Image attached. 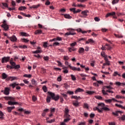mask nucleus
I'll list each match as a JSON object with an SVG mask.
<instances>
[{
	"label": "nucleus",
	"instance_id": "53",
	"mask_svg": "<svg viewBox=\"0 0 125 125\" xmlns=\"http://www.w3.org/2000/svg\"><path fill=\"white\" fill-rule=\"evenodd\" d=\"M43 59L45 61H48L49 60V57L48 56H45L43 57Z\"/></svg>",
	"mask_w": 125,
	"mask_h": 125
},
{
	"label": "nucleus",
	"instance_id": "46",
	"mask_svg": "<svg viewBox=\"0 0 125 125\" xmlns=\"http://www.w3.org/2000/svg\"><path fill=\"white\" fill-rule=\"evenodd\" d=\"M82 41H83V42H85V41H86V38H80L78 39V42H81Z\"/></svg>",
	"mask_w": 125,
	"mask_h": 125
},
{
	"label": "nucleus",
	"instance_id": "19",
	"mask_svg": "<svg viewBox=\"0 0 125 125\" xmlns=\"http://www.w3.org/2000/svg\"><path fill=\"white\" fill-rule=\"evenodd\" d=\"M49 109H45L43 110V112H42V117H45V115H46V113L48 112Z\"/></svg>",
	"mask_w": 125,
	"mask_h": 125
},
{
	"label": "nucleus",
	"instance_id": "64",
	"mask_svg": "<svg viewBox=\"0 0 125 125\" xmlns=\"http://www.w3.org/2000/svg\"><path fill=\"white\" fill-rule=\"evenodd\" d=\"M22 41L23 42H29V40L26 39H22Z\"/></svg>",
	"mask_w": 125,
	"mask_h": 125
},
{
	"label": "nucleus",
	"instance_id": "37",
	"mask_svg": "<svg viewBox=\"0 0 125 125\" xmlns=\"http://www.w3.org/2000/svg\"><path fill=\"white\" fill-rule=\"evenodd\" d=\"M114 36L118 39H122L124 38V36H123V35H117L116 34H114Z\"/></svg>",
	"mask_w": 125,
	"mask_h": 125
},
{
	"label": "nucleus",
	"instance_id": "22",
	"mask_svg": "<svg viewBox=\"0 0 125 125\" xmlns=\"http://www.w3.org/2000/svg\"><path fill=\"white\" fill-rule=\"evenodd\" d=\"M8 105H17L18 104V103L17 102H13L12 101H9L8 102Z\"/></svg>",
	"mask_w": 125,
	"mask_h": 125
},
{
	"label": "nucleus",
	"instance_id": "24",
	"mask_svg": "<svg viewBox=\"0 0 125 125\" xmlns=\"http://www.w3.org/2000/svg\"><path fill=\"white\" fill-rule=\"evenodd\" d=\"M20 34L21 36H22L23 37H29L30 36L27 33L25 32H21Z\"/></svg>",
	"mask_w": 125,
	"mask_h": 125
},
{
	"label": "nucleus",
	"instance_id": "7",
	"mask_svg": "<svg viewBox=\"0 0 125 125\" xmlns=\"http://www.w3.org/2000/svg\"><path fill=\"white\" fill-rule=\"evenodd\" d=\"M9 91H10V89L8 87H5L4 90L1 91V92H3L5 95H9Z\"/></svg>",
	"mask_w": 125,
	"mask_h": 125
},
{
	"label": "nucleus",
	"instance_id": "14",
	"mask_svg": "<svg viewBox=\"0 0 125 125\" xmlns=\"http://www.w3.org/2000/svg\"><path fill=\"white\" fill-rule=\"evenodd\" d=\"M15 108V106H12V107L8 106L7 107V112H8V113H11V111H12V110H13V109H14Z\"/></svg>",
	"mask_w": 125,
	"mask_h": 125
},
{
	"label": "nucleus",
	"instance_id": "1",
	"mask_svg": "<svg viewBox=\"0 0 125 125\" xmlns=\"http://www.w3.org/2000/svg\"><path fill=\"white\" fill-rule=\"evenodd\" d=\"M48 94L51 97L47 96L46 98V102L47 103H50V100H51V99H53V100H55V101H58L59 100V98H60V96H59V95H55V93H52L51 92H48Z\"/></svg>",
	"mask_w": 125,
	"mask_h": 125
},
{
	"label": "nucleus",
	"instance_id": "62",
	"mask_svg": "<svg viewBox=\"0 0 125 125\" xmlns=\"http://www.w3.org/2000/svg\"><path fill=\"white\" fill-rule=\"evenodd\" d=\"M32 100L33 101H37V97L35 96H32Z\"/></svg>",
	"mask_w": 125,
	"mask_h": 125
},
{
	"label": "nucleus",
	"instance_id": "4",
	"mask_svg": "<svg viewBox=\"0 0 125 125\" xmlns=\"http://www.w3.org/2000/svg\"><path fill=\"white\" fill-rule=\"evenodd\" d=\"M98 106L102 107V108H101V110H102V112H103V110L104 111H110V109L109 108L105 107V104H104V103L98 104Z\"/></svg>",
	"mask_w": 125,
	"mask_h": 125
},
{
	"label": "nucleus",
	"instance_id": "45",
	"mask_svg": "<svg viewBox=\"0 0 125 125\" xmlns=\"http://www.w3.org/2000/svg\"><path fill=\"white\" fill-rule=\"evenodd\" d=\"M65 116H70V115L68 114V113H69V109L65 108Z\"/></svg>",
	"mask_w": 125,
	"mask_h": 125
},
{
	"label": "nucleus",
	"instance_id": "52",
	"mask_svg": "<svg viewBox=\"0 0 125 125\" xmlns=\"http://www.w3.org/2000/svg\"><path fill=\"white\" fill-rule=\"evenodd\" d=\"M64 85V88H65V89H67V88H68V87H69V85H68V84H67V83H64L63 84Z\"/></svg>",
	"mask_w": 125,
	"mask_h": 125
},
{
	"label": "nucleus",
	"instance_id": "26",
	"mask_svg": "<svg viewBox=\"0 0 125 125\" xmlns=\"http://www.w3.org/2000/svg\"><path fill=\"white\" fill-rule=\"evenodd\" d=\"M31 83H32L35 86H37L38 84V83H37V81L36 80H35V79H32L31 80Z\"/></svg>",
	"mask_w": 125,
	"mask_h": 125
},
{
	"label": "nucleus",
	"instance_id": "44",
	"mask_svg": "<svg viewBox=\"0 0 125 125\" xmlns=\"http://www.w3.org/2000/svg\"><path fill=\"white\" fill-rule=\"evenodd\" d=\"M104 101H105V103H107V104L111 103L112 101V100H111V99L105 100Z\"/></svg>",
	"mask_w": 125,
	"mask_h": 125
},
{
	"label": "nucleus",
	"instance_id": "36",
	"mask_svg": "<svg viewBox=\"0 0 125 125\" xmlns=\"http://www.w3.org/2000/svg\"><path fill=\"white\" fill-rule=\"evenodd\" d=\"M16 85H19V83H14L10 84V86H12L13 88H14Z\"/></svg>",
	"mask_w": 125,
	"mask_h": 125
},
{
	"label": "nucleus",
	"instance_id": "23",
	"mask_svg": "<svg viewBox=\"0 0 125 125\" xmlns=\"http://www.w3.org/2000/svg\"><path fill=\"white\" fill-rule=\"evenodd\" d=\"M71 35L72 36H74V35H76V33L72 32V31H70L69 32H67L65 33L66 36H70Z\"/></svg>",
	"mask_w": 125,
	"mask_h": 125
},
{
	"label": "nucleus",
	"instance_id": "57",
	"mask_svg": "<svg viewBox=\"0 0 125 125\" xmlns=\"http://www.w3.org/2000/svg\"><path fill=\"white\" fill-rule=\"evenodd\" d=\"M15 80H17V77H11V82H13V81H15Z\"/></svg>",
	"mask_w": 125,
	"mask_h": 125
},
{
	"label": "nucleus",
	"instance_id": "31",
	"mask_svg": "<svg viewBox=\"0 0 125 125\" xmlns=\"http://www.w3.org/2000/svg\"><path fill=\"white\" fill-rule=\"evenodd\" d=\"M4 99L6 100H14V98L11 97H5Z\"/></svg>",
	"mask_w": 125,
	"mask_h": 125
},
{
	"label": "nucleus",
	"instance_id": "6",
	"mask_svg": "<svg viewBox=\"0 0 125 125\" xmlns=\"http://www.w3.org/2000/svg\"><path fill=\"white\" fill-rule=\"evenodd\" d=\"M10 60V57H4L1 59V62L2 64L4 63H7L8 61Z\"/></svg>",
	"mask_w": 125,
	"mask_h": 125
},
{
	"label": "nucleus",
	"instance_id": "49",
	"mask_svg": "<svg viewBox=\"0 0 125 125\" xmlns=\"http://www.w3.org/2000/svg\"><path fill=\"white\" fill-rule=\"evenodd\" d=\"M102 93L104 95H108V94H107V93H106V91H105V90L103 89L102 90Z\"/></svg>",
	"mask_w": 125,
	"mask_h": 125
},
{
	"label": "nucleus",
	"instance_id": "63",
	"mask_svg": "<svg viewBox=\"0 0 125 125\" xmlns=\"http://www.w3.org/2000/svg\"><path fill=\"white\" fill-rule=\"evenodd\" d=\"M67 94H74V91H68L67 92Z\"/></svg>",
	"mask_w": 125,
	"mask_h": 125
},
{
	"label": "nucleus",
	"instance_id": "3",
	"mask_svg": "<svg viewBox=\"0 0 125 125\" xmlns=\"http://www.w3.org/2000/svg\"><path fill=\"white\" fill-rule=\"evenodd\" d=\"M10 64H11L12 67H13V69H15L16 70L17 69H20L21 68L20 65H16L15 62L12 61H10Z\"/></svg>",
	"mask_w": 125,
	"mask_h": 125
},
{
	"label": "nucleus",
	"instance_id": "28",
	"mask_svg": "<svg viewBox=\"0 0 125 125\" xmlns=\"http://www.w3.org/2000/svg\"><path fill=\"white\" fill-rule=\"evenodd\" d=\"M24 78H28V79H31L32 78L31 74H24L23 75Z\"/></svg>",
	"mask_w": 125,
	"mask_h": 125
},
{
	"label": "nucleus",
	"instance_id": "42",
	"mask_svg": "<svg viewBox=\"0 0 125 125\" xmlns=\"http://www.w3.org/2000/svg\"><path fill=\"white\" fill-rule=\"evenodd\" d=\"M86 93H87V94H89V95H92V94L94 93V91H88L86 92Z\"/></svg>",
	"mask_w": 125,
	"mask_h": 125
},
{
	"label": "nucleus",
	"instance_id": "54",
	"mask_svg": "<svg viewBox=\"0 0 125 125\" xmlns=\"http://www.w3.org/2000/svg\"><path fill=\"white\" fill-rule=\"evenodd\" d=\"M60 43L58 42H55L53 44V46H57L59 45Z\"/></svg>",
	"mask_w": 125,
	"mask_h": 125
},
{
	"label": "nucleus",
	"instance_id": "60",
	"mask_svg": "<svg viewBox=\"0 0 125 125\" xmlns=\"http://www.w3.org/2000/svg\"><path fill=\"white\" fill-rule=\"evenodd\" d=\"M63 60H66V61L69 60V57L67 56H64L63 57Z\"/></svg>",
	"mask_w": 125,
	"mask_h": 125
},
{
	"label": "nucleus",
	"instance_id": "41",
	"mask_svg": "<svg viewBox=\"0 0 125 125\" xmlns=\"http://www.w3.org/2000/svg\"><path fill=\"white\" fill-rule=\"evenodd\" d=\"M42 90H43L44 92H47V87H46V86H45V85L43 86Z\"/></svg>",
	"mask_w": 125,
	"mask_h": 125
},
{
	"label": "nucleus",
	"instance_id": "15",
	"mask_svg": "<svg viewBox=\"0 0 125 125\" xmlns=\"http://www.w3.org/2000/svg\"><path fill=\"white\" fill-rule=\"evenodd\" d=\"M1 26L2 28H3L4 30H5V31H7V30H8V29H9L8 25L7 24H2Z\"/></svg>",
	"mask_w": 125,
	"mask_h": 125
},
{
	"label": "nucleus",
	"instance_id": "34",
	"mask_svg": "<svg viewBox=\"0 0 125 125\" xmlns=\"http://www.w3.org/2000/svg\"><path fill=\"white\" fill-rule=\"evenodd\" d=\"M119 121H125V115H122V117H119Z\"/></svg>",
	"mask_w": 125,
	"mask_h": 125
},
{
	"label": "nucleus",
	"instance_id": "2",
	"mask_svg": "<svg viewBox=\"0 0 125 125\" xmlns=\"http://www.w3.org/2000/svg\"><path fill=\"white\" fill-rule=\"evenodd\" d=\"M65 64L66 66H68L67 67H68L71 70H72V71H78V72H81V68L71 66V64H69V62L67 61H65Z\"/></svg>",
	"mask_w": 125,
	"mask_h": 125
},
{
	"label": "nucleus",
	"instance_id": "55",
	"mask_svg": "<svg viewBox=\"0 0 125 125\" xmlns=\"http://www.w3.org/2000/svg\"><path fill=\"white\" fill-rule=\"evenodd\" d=\"M94 20H95V21H96V22H99V21H100V19H99V18L96 17L94 18Z\"/></svg>",
	"mask_w": 125,
	"mask_h": 125
},
{
	"label": "nucleus",
	"instance_id": "38",
	"mask_svg": "<svg viewBox=\"0 0 125 125\" xmlns=\"http://www.w3.org/2000/svg\"><path fill=\"white\" fill-rule=\"evenodd\" d=\"M70 77L71 78V79L72 81H76V80H77V79L76 78V76L73 75V74H71L70 75Z\"/></svg>",
	"mask_w": 125,
	"mask_h": 125
},
{
	"label": "nucleus",
	"instance_id": "59",
	"mask_svg": "<svg viewBox=\"0 0 125 125\" xmlns=\"http://www.w3.org/2000/svg\"><path fill=\"white\" fill-rule=\"evenodd\" d=\"M56 39H57V41H58L59 42H61V41H62V38L61 37H57Z\"/></svg>",
	"mask_w": 125,
	"mask_h": 125
},
{
	"label": "nucleus",
	"instance_id": "43",
	"mask_svg": "<svg viewBox=\"0 0 125 125\" xmlns=\"http://www.w3.org/2000/svg\"><path fill=\"white\" fill-rule=\"evenodd\" d=\"M115 106H116V107H118L119 108H121V109L124 108V106H123L121 104H116Z\"/></svg>",
	"mask_w": 125,
	"mask_h": 125
},
{
	"label": "nucleus",
	"instance_id": "39",
	"mask_svg": "<svg viewBox=\"0 0 125 125\" xmlns=\"http://www.w3.org/2000/svg\"><path fill=\"white\" fill-rule=\"evenodd\" d=\"M41 52H42V50H37L35 51H32V53H33L34 54L36 53H41Z\"/></svg>",
	"mask_w": 125,
	"mask_h": 125
},
{
	"label": "nucleus",
	"instance_id": "61",
	"mask_svg": "<svg viewBox=\"0 0 125 125\" xmlns=\"http://www.w3.org/2000/svg\"><path fill=\"white\" fill-rule=\"evenodd\" d=\"M2 4L5 7H8V5H7V3H2Z\"/></svg>",
	"mask_w": 125,
	"mask_h": 125
},
{
	"label": "nucleus",
	"instance_id": "8",
	"mask_svg": "<svg viewBox=\"0 0 125 125\" xmlns=\"http://www.w3.org/2000/svg\"><path fill=\"white\" fill-rule=\"evenodd\" d=\"M77 31L79 33H82V34H86L87 33V32H88V33H90V32H91V30H90L89 31H83V30H82V29H81V28L77 29Z\"/></svg>",
	"mask_w": 125,
	"mask_h": 125
},
{
	"label": "nucleus",
	"instance_id": "33",
	"mask_svg": "<svg viewBox=\"0 0 125 125\" xmlns=\"http://www.w3.org/2000/svg\"><path fill=\"white\" fill-rule=\"evenodd\" d=\"M73 104L74 106H75V107H77V106H79V102L78 101H75L74 103H73Z\"/></svg>",
	"mask_w": 125,
	"mask_h": 125
},
{
	"label": "nucleus",
	"instance_id": "13",
	"mask_svg": "<svg viewBox=\"0 0 125 125\" xmlns=\"http://www.w3.org/2000/svg\"><path fill=\"white\" fill-rule=\"evenodd\" d=\"M9 39L11 42H16V41H17V38H16V36L14 35L11 37H9Z\"/></svg>",
	"mask_w": 125,
	"mask_h": 125
},
{
	"label": "nucleus",
	"instance_id": "47",
	"mask_svg": "<svg viewBox=\"0 0 125 125\" xmlns=\"http://www.w3.org/2000/svg\"><path fill=\"white\" fill-rule=\"evenodd\" d=\"M41 71H42L43 74H45L46 73V69L43 68V67L41 68Z\"/></svg>",
	"mask_w": 125,
	"mask_h": 125
},
{
	"label": "nucleus",
	"instance_id": "21",
	"mask_svg": "<svg viewBox=\"0 0 125 125\" xmlns=\"http://www.w3.org/2000/svg\"><path fill=\"white\" fill-rule=\"evenodd\" d=\"M78 52L80 54L83 53L84 52V48L83 47H81L79 49Z\"/></svg>",
	"mask_w": 125,
	"mask_h": 125
},
{
	"label": "nucleus",
	"instance_id": "51",
	"mask_svg": "<svg viewBox=\"0 0 125 125\" xmlns=\"http://www.w3.org/2000/svg\"><path fill=\"white\" fill-rule=\"evenodd\" d=\"M101 56H102L103 57H105L106 56H107L105 54V52H104V51L102 52L101 53Z\"/></svg>",
	"mask_w": 125,
	"mask_h": 125
},
{
	"label": "nucleus",
	"instance_id": "17",
	"mask_svg": "<svg viewBox=\"0 0 125 125\" xmlns=\"http://www.w3.org/2000/svg\"><path fill=\"white\" fill-rule=\"evenodd\" d=\"M65 118L66 119H65L63 121L64 123H68V122L71 120V119H70V115L65 116Z\"/></svg>",
	"mask_w": 125,
	"mask_h": 125
},
{
	"label": "nucleus",
	"instance_id": "25",
	"mask_svg": "<svg viewBox=\"0 0 125 125\" xmlns=\"http://www.w3.org/2000/svg\"><path fill=\"white\" fill-rule=\"evenodd\" d=\"M8 76L5 74V73H3L2 74V80H5V79H7Z\"/></svg>",
	"mask_w": 125,
	"mask_h": 125
},
{
	"label": "nucleus",
	"instance_id": "40",
	"mask_svg": "<svg viewBox=\"0 0 125 125\" xmlns=\"http://www.w3.org/2000/svg\"><path fill=\"white\" fill-rule=\"evenodd\" d=\"M105 46H107V49H108V50H111V49H112V47L108 44H106Z\"/></svg>",
	"mask_w": 125,
	"mask_h": 125
},
{
	"label": "nucleus",
	"instance_id": "30",
	"mask_svg": "<svg viewBox=\"0 0 125 125\" xmlns=\"http://www.w3.org/2000/svg\"><path fill=\"white\" fill-rule=\"evenodd\" d=\"M68 50L69 52H72V51H76V48L74 47L68 48Z\"/></svg>",
	"mask_w": 125,
	"mask_h": 125
},
{
	"label": "nucleus",
	"instance_id": "5",
	"mask_svg": "<svg viewBox=\"0 0 125 125\" xmlns=\"http://www.w3.org/2000/svg\"><path fill=\"white\" fill-rule=\"evenodd\" d=\"M88 10L83 11L81 13L82 15H80V17L81 18H86V17L88 16L87 13H88Z\"/></svg>",
	"mask_w": 125,
	"mask_h": 125
},
{
	"label": "nucleus",
	"instance_id": "20",
	"mask_svg": "<svg viewBox=\"0 0 125 125\" xmlns=\"http://www.w3.org/2000/svg\"><path fill=\"white\" fill-rule=\"evenodd\" d=\"M35 35H41L42 34V30H37L35 32Z\"/></svg>",
	"mask_w": 125,
	"mask_h": 125
},
{
	"label": "nucleus",
	"instance_id": "32",
	"mask_svg": "<svg viewBox=\"0 0 125 125\" xmlns=\"http://www.w3.org/2000/svg\"><path fill=\"white\" fill-rule=\"evenodd\" d=\"M64 17L67 19H72V17H71V16H70V15H69V14L64 15Z\"/></svg>",
	"mask_w": 125,
	"mask_h": 125
},
{
	"label": "nucleus",
	"instance_id": "27",
	"mask_svg": "<svg viewBox=\"0 0 125 125\" xmlns=\"http://www.w3.org/2000/svg\"><path fill=\"white\" fill-rule=\"evenodd\" d=\"M71 98H74V99H76V100H79L80 99H82L81 97H80V96L78 97L77 96H72L71 97Z\"/></svg>",
	"mask_w": 125,
	"mask_h": 125
},
{
	"label": "nucleus",
	"instance_id": "35",
	"mask_svg": "<svg viewBox=\"0 0 125 125\" xmlns=\"http://www.w3.org/2000/svg\"><path fill=\"white\" fill-rule=\"evenodd\" d=\"M25 9H27V7L25 6H21L19 8V10H25Z\"/></svg>",
	"mask_w": 125,
	"mask_h": 125
},
{
	"label": "nucleus",
	"instance_id": "48",
	"mask_svg": "<svg viewBox=\"0 0 125 125\" xmlns=\"http://www.w3.org/2000/svg\"><path fill=\"white\" fill-rule=\"evenodd\" d=\"M48 44L47 43V42H43V46L44 47V48H46V47H47Z\"/></svg>",
	"mask_w": 125,
	"mask_h": 125
},
{
	"label": "nucleus",
	"instance_id": "56",
	"mask_svg": "<svg viewBox=\"0 0 125 125\" xmlns=\"http://www.w3.org/2000/svg\"><path fill=\"white\" fill-rule=\"evenodd\" d=\"M115 84L118 86H121L122 85V83L120 82H116Z\"/></svg>",
	"mask_w": 125,
	"mask_h": 125
},
{
	"label": "nucleus",
	"instance_id": "18",
	"mask_svg": "<svg viewBox=\"0 0 125 125\" xmlns=\"http://www.w3.org/2000/svg\"><path fill=\"white\" fill-rule=\"evenodd\" d=\"M80 76L81 77H82V81H85L86 80L85 78L87 77V75L83 74H81Z\"/></svg>",
	"mask_w": 125,
	"mask_h": 125
},
{
	"label": "nucleus",
	"instance_id": "9",
	"mask_svg": "<svg viewBox=\"0 0 125 125\" xmlns=\"http://www.w3.org/2000/svg\"><path fill=\"white\" fill-rule=\"evenodd\" d=\"M101 106H99L98 105L97 107H94L93 108L94 111H98V112H99V113H102V110H101V107H100Z\"/></svg>",
	"mask_w": 125,
	"mask_h": 125
},
{
	"label": "nucleus",
	"instance_id": "58",
	"mask_svg": "<svg viewBox=\"0 0 125 125\" xmlns=\"http://www.w3.org/2000/svg\"><path fill=\"white\" fill-rule=\"evenodd\" d=\"M70 11H73L74 13H76V8H72L70 9Z\"/></svg>",
	"mask_w": 125,
	"mask_h": 125
},
{
	"label": "nucleus",
	"instance_id": "12",
	"mask_svg": "<svg viewBox=\"0 0 125 125\" xmlns=\"http://www.w3.org/2000/svg\"><path fill=\"white\" fill-rule=\"evenodd\" d=\"M84 90L83 89L81 88H78L75 91V94H77L78 92H83Z\"/></svg>",
	"mask_w": 125,
	"mask_h": 125
},
{
	"label": "nucleus",
	"instance_id": "29",
	"mask_svg": "<svg viewBox=\"0 0 125 125\" xmlns=\"http://www.w3.org/2000/svg\"><path fill=\"white\" fill-rule=\"evenodd\" d=\"M41 6V4H38V5H33L30 7V8H38Z\"/></svg>",
	"mask_w": 125,
	"mask_h": 125
},
{
	"label": "nucleus",
	"instance_id": "16",
	"mask_svg": "<svg viewBox=\"0 0 125 125\" xmlns=\"http://www.w3.org/2000/svg\"><path fill=\"white\" fill-rule=\"evenodd\" d=\"M124 112H122V111H117L116 112H112L113 115H114V116H119V114H121V115H122Z\"/></svg>",
	"mask_w": 125,
	"mask_h": 125
},
{
	"label": "nucleus",
	"instance_id": "10",
	"mask_svg": "<svg viewBox=\"0 0 125 125\" xmlns=\"http://www.w3.org/2000/svg\"><path fill=\"white\" fill-rule=\"evenodd\" d=\"M114 15H116V13L115 12H113L111 13H108L105 15L106 18H108L109 16H113Z\"/></svg>",
	"mask_w": 125,
	"mask_h": 125
},
{
	"label": "nucleus",
	"instance_id": "11",
	"mask_svg": "<svg viewBox=\"0 0 125 125\" xmlns=\"http://www.w3.org/2000/svg\"><path fill=\"white\" fill-rule=\"evenodd\" d=\"M89 43H94V41H93V39H88V41H86V44H88Z\"/></svg>",
	"mask_w": 125,
	"mask_h": 125
},
{
	"label": "nucleus",
	"instance_id": "50",
	"mask_svg": "<svg viewBox=\"0 0 125 125\" xmlns=\"http://www.w3.org/2000/svg\"><path fill=\"white\" fill-rule=\"evenodd\" d=\"M119 0H113L112 1V4H116V3H118V2H119Z\"/></svg>",
	"mask_w": 125,
	"mask_h": 125
}]
</instances>
